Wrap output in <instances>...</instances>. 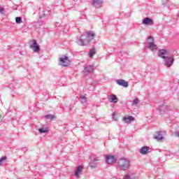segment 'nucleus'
I'll use <instances>...</instances> for the list:
<instances>
[{"instance_id": "f257e3e1", "label": "nucleus", "mask_w": 179, "mask_h": 179, "mask_svg": "<svg viewBox=\"0 0 179 179\" xmlns=\"http://www.w3.org/2000/svg\"><path fill=\"white\" fill-rule=\"evenodd\" d=\"M94 32L90 31L87 32V35H82L77 39V44L78 45H87L94 38Z\"/></svg>"}, {"instance_id": "cd10ccee", "label": "nucleus", "mask_w": 179, "mask_h": 179, "mask_svg": "<svg viewBox=\"0 0 179 179\" xmlns=\"http://www.w3.org/2000/svg\"><path fill=\"white\" fill-rule=\"evenodd\" d=\"M15 22L17 23V24L22 23V17H17L15 18Z\"/></svg>"}, {"instance_id": "2f4dec72", "label": "nucleus", "mask_w": 179, "mask_h": 179, "mask_svg": "<svg viewBox=\"0 0 179 179\" xmlns=\"http://www.w3.org/2000/svg\"><path fill=\"white\" fill-rule=\"evenodd\" d=\"M13 9H15L16 10V9H17V6H15L14 7H13Z\"/></svg>"}, {"instance_id": "9b49d317", "label": "nucleus", "mask_w": 179, "mask_h": 179, "mask_svg": "<svg viewBox=\"0 0 179 179\" xmlns=\"http://www.w3.org/2000/svg\"><path fill=\"white\" fill-rule=\"evenodd\" d=\"M30 48H31L34 52H38L40 51V46L37 44L36 40L33 41V44L30 45Z\"/></svg>"}, {"instance_id": "0eeeda50", "label": "nucleus", "mask_w": 179, "mask_h": 179, "mask_svg": "<svg viewBox=\"0 0 179 179\" xmlns=\"http://www.w3.org/2000/svg\"><path fill=\"white\" fill-rule=\"evenodd\" d=\"M70 62L68 56H64L59 58V65H61V66H68Z\"/></svg>"}, {"instance_id": "473e14b6", "label": "nucleus", "mask_w": 179, "mask_h": 179, "mask_svg": "<svg viewBox=\"0 0 179 179\" xmlns=\"http://www.w3.org/2000/svg\"><path fill=\"white\" fill-rule=\"evenodd\" d=\"M92 1H101V0H92Z\"/></svg>"}, {"instance_id": "bb28decb", "label": "nucleus", "mask_w": 179, "mask_h": 179, "mask_svg": "<svg viewBox=\"0 0 179 179\" xmlns=\"http://www.w3.org/2000/svg\"><path fill=\"white\" fill-rule=\"evenodd\" d=\"M5 160H6V157H2L1 158H0V166H2V164H3V162H5Z\"/></svg>"}, {"instance_id": "7c9ffc66", "label": "nucleus", "mask_w": 179, "mask_h": 179, "mask_svg": "<svg viewBox=\"0 0 179 179\" xmlns=\"http://www.w3.org/2000/svg\"><path fill=\"white\" fill-rule=\"evenodd\" d=\"M112 117H113V120H115V121H117V119L115 118V113H113L112 114Z\"/></svg>"}, {"instance_id": "1a4fd4ad", "label": "nucleus", "mask_w": 179, "mask_h": 179, "mask_svg": "<svg viewBox=\"0 0 179 179\" xmlns=\"http://www.w3.org/2000/svg\"><path fill=\"white\" fill-rule=\"evenodd\" d=\"M106 162L108 164H113L117 162V159H115L114 155H106Z\"/></svg>"}, {"instance_id": "dca6fc26", "label": "nucleus", "mask_w": 179, "mask_h": 179, "mask_svg": "<svg viewBox=\"0 0 179 179\" xmlns=\"http://www.w3.org/2000/svg\"><path fill=\"white\" fill-rule=\"evenodd\" d=\"M123 179H138V176L133 173H129L124 176Z\"/></svg>"}, {"instance_id": "5701e85b", "label": "nucleus", "mask_w": 179, "mask_h": 179, "mask_svg": "<svg viewBox=\"0 0 179 179\" xmlns=\"http://www.w3.org/2000/svg\"><path fill=\"white\" fill-rule=\"evenodd\" d=\"M96 54V50L92 48L90 50L89 55L91 58H93V55Z\"/></svg>"}, {"instance_id": "72a5a7b5", "label": "nucleus", "mask_w": 179, "mask_h": 179, "mask_svg": "<svg viewBox=\"0 0 179 179\" xmlns=\"http://www.w3.org/2000/svg\"><path fill=\"white\" fill-rule=\"evenodd\" d=\"M129 16H131V14H129V15H127V17H129Z\"/></svg>"}, {"instance_id": "6e6552de", "label": "nucleus", "mask_w": 179, "mask_h": 179, "mask_svg": "<svg viewBox=\"0 0 179 179\" xmlns=\"http://www.w3.org/2000/svg\"><path fill=\"white\" fill-rule=\"evenodd\" d=\"M82 171H83V166H77L74 173L75 177L76 178H80V176H82Z\"/></svg>"}, {"instance_id": "2eb2a0df", "label": "nucleus", "mask_w": 179, "mask_h": 179, "mask_svg": "<svg viewBox=\"0 0 179 179\" xmlns=\"http://www.w3.org/2000/svg\"><path fill=\"white\" fill-rule=\"evenodd\" d=\"M98 163H99V158H94L90 162V167H91V169H96V168H97Z\"/></svg>"}, {"instance_id": "4468645a", "label": "nucleus", "mask_w": 179, "mask_h": 179, "mask_svg": "<svg viewBox=\"0 0 179 179\" xmlns=\"http://www.w3.org/2000/svg\"><path fill=\"white\" fill-rule=\"evenodd\" d=\"M149 150H150V148H149L148 146H144L140 149L139 152L141 153V155H148Z\"/></svg>"}, {"instance_id": "aec40b11", "label": "nucleus", "mask_w": 179, "mask_h": 179, "mask_svg": "<svg viewBox=\"0 0 179 179\" xmlns=\"http://www.w3.org/2000/svg\"><path fill=\"white\" fill-rule=\"evenodd\" d=\"M134 118L132 116L123 117V121L125 122V124H129V122H131V121H134Z\"/></svg>"}, {"instance_id": "9d476101", "label": "nucleus", "mask_w": 179, "mask_h": 179, "mask_svg": "<svg viewBox=\"0 0 179 179\" xmlns=\"http://www.w3.org/2000/svg\"><path fill=\"white\" fill-rule=\"evenodd\" d=\"M142 24H145V26H152V24H155V22L150 17H145Z\"/></svg>"}, {"instance_id": "f8f14e48", "label": "nucleus", "mask_w": 179, "mask_h": 179, "mask_svg": "<svg viewBox=\"0 0 179 179\" xmlns=\"http://www.w3.org/2000/svg\"><path fill=\"white\" fill-rule=\"evenodd\" d=\"M116 83L119 86H122V87H128L129 86L128 82L122 79L117 80Z\"/></svg>"}, {"instance_id": "b1692460", "label": "nucleus", "mask_w": 179, "mask_h": 179, "mask_svg": "<svg viewBox=\"0 0 179 179\" xmlns=\"http://www.w3.org/2000/svg\"><path fill=\"white\" fill-rule=\"evenodd\" d=\"M139 104V99L136 98L131 103V106H138Z\"/></svg>"}, {"instance_id": "a878e982", "label": "nucleus", "mask_w": 179, "mask_h": 179, "mask_svg": "<svg viewBox=\"0 0 179 179\" xmlns=\"http://www.w3.org/2000/svg\"><path fill=\"white\" fill-rule=\"evenodd\" d=\"M38 131L41 134H45V132H48V130H47V129L41 128V129H38Z\"/></svg>"}, {"instance_id": "c85d7f7f", "label": "nucleus", "mask_w": 179, "mask_h": 179, "mask_svg": "<svg viewBox=\"0 0 179 179\" xmlns=\"http://www.w3.org/2000/svg\"><path fill=\"white\" fill-rule=\"evenodd\" d=\"M48 14H45V13H44V14H39V18L40 19H43V17H46V16H48Z\"/></svg>"}, {"instance_id": "f03ea898", "label": "nucleus", "mask_w": 179, "mask_h": 179, "mask_svg": "<svg viewBox=\"0 0 179 179\" xmlns=\"http://www.w3.org/2000/svg\"><path fill=\"white\" fill-rule=\"evenodd\" d=\"M129 159L127 158H121L117 162L120 170L123 171H126V170L129 169Z\"/></svg>"}, {"instance_id": "20e7f679", "label": "nucleus", "mask_w": 179, "mask_h": 179, "mask_svg": "<svg viewBox=\"0 0 179 179\" xmlns=\"http://www.w3.org/2000/svg\"><path fill=\"white\" fill-rule=\"evenodd\" d=\"M157 110L159 114H164V113H167V111H169V103L166 102L161 103L157 108Z\"/></svg>"}, {"instance_id": "423d86ee", "label": "nucleus", "mask_w": 179, "mask_h": 179, "mask_svg": "<svg viewBox=\"0 0 179 179\" xmlns=\"http://www.w3.org/2000/svg\"><path fill=\"white\" fill-rule=\"evenodd\" d=\"M171 55V52H170L169 50H166L165 49L160 50L158 52L159 57H160V58H163V59L168 58V57H170Z\"/></svg>"}, {"instance_id": "39448f33", "label": "nucleus", "mask_w": 179, "mask_h": 179, "mask_svg": "<svg viewBox=\"0 0 179 179\" xmlns=\"http://www.w3.org/2000/svg\"><path fill=\"white\" fill-rule=\"evenodd\" d=\"M173 62H174V57H173V55H169V57L164 59V64L165 66H166L167 68H170V66L173 65Z\"/></svg>"}, {"instance_id": "a211bd4d", "label": "nucleus", "mask_w": 179, "mask_h": 179, "mask_svg": "<svg viewBox=\"0 0 179 179\" xmlns=\"http://www.w3.org/2000/svg\"><path fill=\"white\" fill-rule=\"evenodd\" d=\"M108 100L110 103H117L118 102V98H117V96L115 94H110L108 97Z\"/></svg>"}, {"instance_id": "412c9836", "label": "nucleus", "mask_w": 179, "mask_h": 179, "mask_svg": "<svg viewBox=\"0 0 179 179\" xmlns=\"http://www.w3.org/2000/svg\"><path fill=\"white\" fill-rule=\"evenodd\" d=\"M155 43V40L153 39V36H149L147 38V44L149 45L150 44H152Z\"/></svg>"}, {"instance_id": "c756f323", "label": "nucleus", "mask_w": 179, "mask_h": 179, "mask_svg": "<svg viewBox=\"0 0 179 179\" xmlns=\"http://www.w3.org/2000/svg\"><path fill=\"white\" fill-rule=\"evenodd\" d=\"M174 135H175V136H177L178 138H179V131H176L174 133Z\"/></svg>"}, {"instance_id": "6ab92c4d", "label": "nucleus", "mask_w": 179, "mask_h": 179, "mask_svg": "<svg viewBox=\"0 0 179 179\" xmlns=\"http://www.w3.org/2000/svg\"><path fill=\"white\" fill-rule=\"evenodd\" d=\"M148 48L150 50V51H157V45L155 44V42L148 45Z\"/></svg>"}, {"instance_id": "ddd939ff", "label": "nucleus", "mask_w": 179, "mask_h": 179, "mask_svg": "<svg viewBox=\"0 0 179 179\" xmlns=\"http://www.w3.org/2000/svg\"><path fill=\"white\" fill-rule=\"evenodd\" d=\"M91 5L94 6V8H101L103 6V1H92Z\"/></svg>"}, {"instance_id": "f3484780", "label": "nucleus", "mask_w": 179, "mask_h": 179, "mask_svg": "<svg viewBox=\"0 0 179 179\" xmlns=\"http://www.w3.org/2000/svg\"><path fill=\"white\" fill-rule=\"evenodd\" d=\"M154 138L157 141L163 140V131H157L154 136Z\"/></svg>"}, {"instance_id": "7ed1b4c3", "label": "nucleus", "mask_w": 179, "mask_h": 179, "mask_svg": "<svg viewBox=\"0 0 179 179\" xmlns=\"http://www.w3.org/2000/svg\"><path fill=\"white\" fill-rule=\"evenodd\" d=\"M94 71V65H86L85 66L82 71V73L83 76H87L88 75H90V73H93Z\"/></svg>"}, {"instance_id": "4be33fe9", "label": "nucleus", "mask_w": 179, "mask_h": 179, "mask_svg": "<svg viewBox=\"0 0 179 179\" xmlns=\"http://www.w3.org/2000/svg\"><path fill=\"white\" fill-rule=\"evenodd\" d=\"M80 101L82 104H85V103H86V96L81 95L80 96Z\"/></svg>"}, {"instance_id": "393cba45", "label": "nucleus", "mask_w": 179, "mask_h": 179, "mask_svg": "<svg viewBox=\"0 0 179 179\" xmlns=\"http://www.w3.org/2000/svg\"><path fill=\"white\" fill-rule=\"evenodd\" d=\"M45 118H46V120H54V118H55V116L53 115H47L45 116Z\"/></svg>"}]
</instances>
